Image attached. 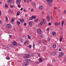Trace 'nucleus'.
<instances>
[{
    "label": "nucleus",
    "mask_w": 66,
    "mask_h": 66,
    "mask_svg": "<svg viewBox=\"0 0 66 66\" xmlns=\"http://www.w3.org/2000/svg\"><path fill=\"white\" fill-rule=\"evenodd\" d=\"M63 39V38H62V37H61L60 38V39H59V40L60 41H62V39Z\"/></svg>",
    "instance_id": "nucleus-29"
},
{
    "label": "nucleus",
    "mask_w": 66,
    "mask_h": 66,
    "mask_svg": "<svg viewBox=\"0 0 66 66\" xmlns=\"http://www.w3.org/2000/svg\"><path fill=\"white\" fill-rule=\"evenodd\" d=\"M63 55H64V53L62 52H60L59 54V58L61 57Z\"/></svg>",
    "instance_id": "nucleus-4"
},
{
    "label": "nucleus",
    "mask_w": 66,
    "mask_h": 66,
    "mask_svg": "<svg viewBox=\"0 0 66 66\" xmlns=\"http://www.w3.org/2000/svg\"><path fill=\"white\" fill-rule=\"evenodd\" d=\"M48 42H50V38L48 39Z\"/></svg>",
    "instance_id": "nucleus-39"
},
{
    "label": "nucleus",
    "mask_w": 66,
    "mask_h": 66,
    "mask_svg": "<svg viewBox=\"0 0 66 66\" xmlns=\"http://www.w3.org/2000/svg\"><path fill=\"white\" fill-rule=\"evenodd\" d=\"M10 58L9 57H7V60H10Z\"/></svg>",
    "instance_id": "nucleus-41"
},
{
    "label": "nucleus",
    "mask_w": 66,
    "mask_h": 66,
    "mask_svg": "<svg viewBox=\"0 0 66 66\" xmlns=\"http://www.w3.org/2000/svg\"><path fill=\"white\" fill-rule=\"evenodd\" d=\"M29 25L30 27H32V25H33V23L32 21H30L29 23Z\"/></svg>",
    "instance_id": "nucleus-7"
},
{
    "label": "nucleus",
    "mask_w": 66,
    "mask_h": 66,
    "mask_svg": "<svg viewBox=\"0 0 66 66\" xmlns=\"http://www.w3.org/2000/svg\"><path fill=\"white\" fill-rule=\"evenodd\" d=\"M52 61L53 63H55V60L53 59L52 60Z\"/></svg>",
    "instance_id": "nucleus-33"
},
{
    "label": "nucleus",
    "mask_w": 66,
    "mask_h": 66,
    "mask_svg": "<svg viewBox=\"0 0 66 66\" xmlns=\"http://www.w3.org/2000/svg\"><path fill=\"white\" fill-rule=\"evenodd\" d=\"M33 19L32 18V17H31L30 18H29V20H33Z\"/></svg>",
    "instance_id": "nucleus-34"
},
{
    "label": "nucleus",
    "mask_w": 66,
    "mask_h": 66,
    "mask_svg": "<svg viewBox=\"0 0 66 66\" xmlns=\"http://www.w3.org/2000/svg\"><path fill=\"white\" fill-rule=\"evenodd\" d=\"M52 35H56V33L55 32H53L52 33Z\"/></svg>",
    "instance_id": "nucleus-16"
},
{
    "label": "nucleus",
    "mask_w": 66,
    "mask_h": 66,
    "mask_svg": "<svg viewBox=\"0 0 66 66\" xmlns=\"http://www.w3.org/2000/svg\"><path fill=\"white\" fill-rule=\"evenodd\" d=\"M46 1L47 2H48L49 3H52L53 1V0H46Z\"/></svg>",
    "instance_id": "nucleus-9"
},
{
    "label": "nucleus",
    "mask_w": 66,
    "mask_h": 66,
    "mask_svg": "<svg viewBox=\"0 0 66 66\" xmlns=\"http://www.w3.org/2000/svg\"><path fill=\"white\" fill-rule=\"evenodd\" d=\"M17 13H19L20 14V12L19 11H18L17 12Z\"/></svg>",
    "instance_id": "nucleus-55"
},
{
    "label": "nucleus",
    "mask_w": 66,
    "mask_h": 66,
    "mask_svg": "<svg viewBox=\"0 0 66 66\" xmlns=\"http://www.w3.org/2000/svg\"><path fill=\"white\" fill-rule=\"evenodd\" d=\"M59 51H62V49L61 48H59Z\"/></svg>",
    "instance_id": "nucleus-37"
},
{
    "label": "nucleus",
    "mask_w": 66,
    "mask_h": 66,
    "mask_svg": "<svg viewBox=\"0 0 66 66\" xmlns=\"http://www.w3.org/2000/svg\"><path fill=\"white\" fill-rule=\"evenodd\" d=\"M60 24H61V23L60 22H57V26H59Z\"/></svg>",
    "instance_id": "nucleus-26"
},
{
    "label": "nucleus",
    "mask_w": 66,
    "mask_h": 66,
    "mask_svg": "<svg viewBox=\"0 0 66 66\" xmlns=\"http://www.w3.org/2000/svg\"><path fill=\"white\" fill-rule=\"evenodd\" d=\"M24 26H26V23H24Z\"/></svg>",
    "instance_id": "nucleus-52"
},
{
    "label": "nucleus",
    "mask_w": 66,
    "mask_h": 66,
    "mask_svg": "<svg viewBox=\"0 0 66 66\" xmlns=\"http://www.w3.org/2000/svg\"><path fill=\"white\" fill-rule=\"evenodd\" d=\"M12 45L13 46H14V47H16V46H18V44L15 41L13 42L12 43Z\"/></svg>",
    "instance_id": "nucleus-2"
},
{
    "label": "nucleus",
    "mask_w": 66,
    "mask_h": 66,
    "mask_svg": "<svg viewBox=\"0 0 66 66\" xmlns=\"http://www.w3.org/2000/svg\"><path fill=\"white\" fill-rule=\"evenodd\" d=\"M5 7H7V5H5Z\"/></svg>",
    "instance_id": "nucleus-49"
},
{
    "label": "nucleus",
    "mask_w": 66,
    "mask_h": 66,
    "mask_svg": "<svg viewBox=\"0 0 66 66\" xmlns=\"http://www.w3.org/2000/svg\"><path fill=\"white\" fill-rule=\"evenodd\" d=\"M27 3H29V1H27Z\"/></svg>",
    "instance_id": "nucleus-54"
},
{
    "label": "nucleus",
    "mask_w": 66,
    "mask_h": 66,
    "mask_svg": "<svg viewBox=\"0 0 66 66\" xmlns=\"http://www.w3.org/2000/svg\"><path fill=\"white\" fill-rule=\"evenodd\" d=\"M64 13H65V14H66V10H65L64 11Z\"/></svg>",
    "instance_id": "nucleus-51"
},
{
    "label": "nucleus",
    "mask_w": 66,
    "mask_h": 66,
    "mask_svg": "<svg viewBox=\"0 0 66 66\" xmlns=\"http://www.w3.org/2000/svg\"><path fill=\"white\" fill-rule=\"evenodd\" d=\"M49 28H47V31H49Z\"/></svg>",
    "instance_id": "nucleus-46"
},
{
    "label": "nucleus",
    "mask_w": 66,
    "mask_h": 66,
    "mask_svg": "<svg viewBox=\"0 0 66 66\" xmlns=\"http://www.w3.org/2000/svg\"><path fill=\"white\" fill-rule=\"evenodd\" d=\"M46 19L48 21H49V20H50V18H49V17L48 16H47V17H46Z\"/></svg>",
    "instance_id": "nucleus-21"
},
{
    "label": "nucleus",
    "mask_w": 66,
    "mask_h": 66,
    "mask_svg": "<svg viewBox=\"0 0 66 66\" xmlns=\"http://www.w3.org/2000/svg\"><path fill=\"white\" fill-rule=\"evenodd\" d=\"M37 32L38 34H40L42 33V30L40 28H38L37 29Z\"/></svg>",
    "instance_id": "nucleus-6"
},
{
    "label": "nucleus",
    "mask_w": 66,
    "mask_h": 66,
    "mask_svg": "<svg viewBox=\"0 0 66 66\" xmlns=\"http://www.w3.org/2000/svg\"><path fill=\"white\" fill-rule=\"evenodd\" d=\"M20 10L21 11H22V10H23V9H22V8H21L20 9Z\"/></svg>",
    "instance_id": "nucleus-53"
},
{
    "label": "nucleus",
    "mask_w": 66,
    "mask_h": 66,
    "mask_svg": "<svg viewBox=\"0 0 66 66\" xmlns=\"http://www.w3.org/2000/svg\"><path fill=\"white\" fill-rule=\"evenodd\" d=\"M32 5L33 6H34V7H35L36 6V4H35V2H33L31 3Z\"/></svg>",
    "instance_id": "nucleus-10"
},
{
    "label": "nucleus",
    "mask_w": 66,
    "mask_h": 66,
    "mask_svg": "<svg viewBox=\"0 0 66 66\" xmlns=\"http://www.w3.org/2000/svg\"><path fill=\"white\" fill-rule=\"evenodd\" d=\"M44 9V7L43 6H40L38 7V9H39L40 10H43V9Z\"/></svg>",
    "instance_id": "nucleus-12"
},
{
    "label": "nucleus",
    "mask_w": 66,
    "mask_h": 66,
    "mask_svg": "<svg viewBox=\"0 0 66 66\" xmlns=\"http://www.w3.org/2000/svg\"><path fill=\"white\" fill-rule=\"evenodd\" d=\"M6 20L7 21L8 20V18H7V17L6 16L5 17Z\"/></svg>",
    "instance_id": "nucleus-27"
},
{
    "label": "nucleus",
    "mask_w": 66,
    "mask_h": 66,
    "mask_svg": "<svg viewBox=\"0 0 66 66\" xmlns=\"http://www.w3.org/2000/svg\"><path fill=\"white\" fill-rule=\"evenodd\" d=\"M52 54L53 55H56V52H53L52 53Z\"/></svg>",
    "instance_id": "nucleus-14"
},
{
    "label": "nucleus",
    "mask_w": 66,
    "mask_h": 66,
    "mask_svg": "<svg viewBox=\"0 0 66 66\" xmlns=\"http://www.w3.org/2000/svg\"><path fill=\"white\" fill-rule=\"evenodd\" d=\"M17 24H18V25H20V22L19 21H17Z\"/></svg>",
    "instance_id": "nucleus-24"
},
{
    "label": "nucleus",
    "mask_w": 66,
    "mask_h": 66,
    "mask_svg": "<svg viewBox=\"0 0 66 66\" xmlns=\"http://www.w3.org/2000/svg\"><path fill=\"white\" fill-rule=\"evenodd\" d=\"M11 21H12V22H13V21H14V19H12L11 20Z\"/></svg>",
    "instance_id": "nucleus-47"
},
{
    "label": "nucleus",
    "mask_w": 66,
    "mask_h": 66,
    "mask_svg": "<svg viewBox=\"0 0 66 66\" xmlns=\"http://www.w3.org/2000/svg\"><path fill=\"white\" fill-rule=\"evenodd\" d=\"M39 61L40 62H42L43 61V60L42 58H40L39 59Z\"/></svg>",
    "instance_id": "nucleus-22"
},
{
    "label": "nucleus",
    "mask_w": 66,
    "mask_h": 66,
    "mask_svg": "<svg viewBox=\"0 0 66 66\" xmlns=\"http://www.w3.org/2000/svg\"><path fill=\"white\" fill-rule=\"evenodd\" d=\"M8 12L9 14H12L13 13V11L12 10H10L8 11Z\"/></svg>",
    "instance_id": "nucleus-15"
},
{
    "label": "nucleus",
    "mask_w": 66,
    "mask_h": 66,
    "mask_svg": "<svg viewBox=\"0 0 66 66\" xmlns=\"http://www.w3.org/2000/svg\"><path fill=\"white\" fill-rule=\"evenodd\" d=\"M30 56L29 54H27L25 56H24V59H27V58H29Z\"/></svg>",
    "instance_id": "nucleus-8"
},
{
    "label": "nucleus",
    "mask_w": 66,
    "mask_h": 66,
    "mask_svg": "<svg viewBox=\"0 0 66 66\" xmlns=\"http://www.w3.org/2000/svg\"><path fill=\"white\" fill-rule=\"evenodd\" d=\"M28 37L29 39H30L31 38V37H30L29 35H28Z\"/></svg>",
    "instance_id": "nucleus-30"
},
{
    "label": "nucleus",
    "mask_w": 66,
    "mask_h": 66,
    "mask_svg": "<svg viewBox=\"0 0 66 66\" xmlns=\"http://www.w3.org/2000/svg\"><path fill=\"white\" fill-rule=\"evenodd\" d=\"M31 12H33V9H32L31 10Z\"/></svg>",
    "instance_id": "nucleus-45"
},
{
    "label": "nucleus",
    "mask_w": 66,
    "mask_h": 66,
    "mask_svg": "<svg viewBox=\"0 0 66 66\" xmlns=\"http://www.w3.org/2000/svg\"><path fill=\"white\" fill-rule=\"evenodd\" d=\"M32 19L33 18H36V17L35 16H32Z\"/></svg>",
    "instance_id": "nucleus-32"
},
{
    "label": "nucleus",
    "mask_w": 66,
    "mask_h": 66,
    "mask_svg": "<svg viewBox=\"0 0 66 66\" xmlns=\"http://www.w3.org/2000/svg\"><path fill=\"white\" fill-rule=\"evenodd\" d=\"M6 27L7 28L9 29L12 27V25L10 24H8L6 25Z\"/></svg>",
    "instance_id": "nucleus-5"
},
{
    "label": "nucleus",
    "mask_w": 66,
    "mask_h": 66,
    "mask_svg": "<svg viewBox=\"0 0 66 66\" xmlns=\"http://www.w3.org/2000/svg\"><path fill=\"white\" fill-rule=\"evenodd\" d=\"M36 64H39V62H36Z\"/></svg>",
    "instance_id": "nucleus-40"
},
{
    "label": "nucleus",
    "mask_w": 66,
    "mask_h": 66,
    "mask_svg": "<svg viewBox=\"0 0 66 66\" xmlns=\"http://www.w3.org/2000/svg\"><path fill=\"white\" fill-rule=\"evenodd\" d=\"M1 3H2V2H0V4H1Z\"/></svg>",
    "instance_id": "nucleus-63"
},
{
    "label": "nucleus",
    "mask_w": 66,
    "mask_h": 66,
    "mask_svg": "<svg viewBox=\"0 0 66 66\" xmlns=\"http://www.w3.org/2000/svg\"><path fill=\"white\" fill-rule=\"evenodd\" d=\"M12 1V0H7V2L8 3H10Z\"/></svg>",
    "instance_id": "nucleus-18"
},
{
    "label": "nucleus",
    "mask_w": 66,
    "mask_h": 66,
    "mask_svg": "<svg viewBox=\"0 0 66 66\" xmlns=\"http://www.w3.org/2000/svg\"><path fill=\"white\" fill-rule=\"evenodd\" d=\"M38 44H40L41 43V41L40 40H38Z\"/></svg>",
    "instance_id": "nucleus-28"
},
{
    "label": "nucleus",
    "mask_w": 66,
    "mask_h": 66,
    "mask_svg": "<svg viewBox=\"0 0 66 66\" xmlns=\"http://www.w3.org/2000/svg\"><path fill=\"white\" fill-rule=\"evenodd\" d=\"M56 45H53V48H56Z\"/></svg>",
    "instance_id": "nucleus-20"
},
{
    "label": "nucleus",
    "mask_w": 66,
    "mask_h": 66,
    "mask_svg": "<svg viewBox=\"0 0 66 66\" xmlns=\"http://www.w3.org/2000/svg\"><path fill=\"white\" fill-rule=\"evenodd\" d=\"M43 43H44H44H46V42H45V40H43Z\"/></svg>",
    "instance_id": "nucleus-56"
},
{
    "label": "nucleus",
    "mask_w": 66,
    "mask_h": 66,
    "mask_svg": "<svg viewBox=\"0 0 66 66\" xmlns=\"http://www.w3.org/2000/svg\"><path fill=\"white\" fill-rule=\"evenodd\" d=\"M33 48L34 47H35V44H33Z\"/></svg>",
    "instance_id": "nucleus-42"
},
{
    "label": "nucleus",
    "mask_w": 66,
    "mask_h": 66,
    "mask_svg": "<svg viewBox=\"0 0 66 66\" xmlns=\"http://www.w3.org/2000/svg\"><path fill=\"white\" fill-rule=\"evenodd\" d=\"M24 12H26V10H24Z\"/></svg>",
    "instance_id": "nucleus-60"
},
{
    "label": "nucleus",
    "mask_w": 66,
    "mask_h": 66,
    "mask_svg": "<svg viewBox=\"0 0 66 66\" xmlns=\"http://www.w3.org/2000/svg\"><path fill=\"white\" fill-rule=\"evenodd\" d=\"M48 25H49V26H51V23H49Z\"/></svg>",
    "instance_id": "nucleus-50"
},
{
    "label": "nucleus",
    "mask_w": 66,
    "mask_h": 66,
    "mask_svg": "<svg viewBox=\"0 0 66 66\" xmlns=\"http://www.w3.org/2000/svg\"><path fill=\"white\" fill-rule=\"evenodd\" d=\"M38 56H39H39H40V55H38Z\"/></svg>",
    "instance_id": "nucleus-64"
},
{
    "label": "nucleus",
    "mask_w": 66,
    "mask_h": 66,
    "mask_svg": "<svg viewBox=\"0 0 66 66\" xmlns=\"http://www.w3.org/2000/svg\"><path fill=\"white\" fill-rule=\"evenodd\" d=\"M54 25L55 26H57V22H56L54 23Z\"/></svg>",
    "instance_id": "nucleus-19"
},
{
    "label": "nucleus",
    "mask_w": 66,
    "mask_h": 66,
    "mask_svg": "<svg viewBox=\"0 0 66 66\" xmlns=\"http://www.w3.org/2000/svg\"><path fill=\"white\" fill-rule=\"evenodd\" d=\"M24 2H26V0H24Z\"/></svg>",
    "instance_id": "nucleus-61"
},
{
    "label": "nucleus",
    "mask_w": 66,
    "mask_h": 66,
    "mask_svg": "<svg viewBox=\"0 0 66 66\" xmlns=\"http://www.w3.org/2000/svg\"><path fill=\"white\" fill-rule=\"evenodd\" d=\"M26 44H27V42H24V45H26Z\"/></svg>",
    "instance_id": "nucleus-58"
},
{
    "label": "nucleus",
    "mask_w": 66,
    "mask_h": 66,
    "mask_svg": "<svg viewBox=\"0 0 66 66\" xmlns=\"http://www.w3.org/2000/svg\"><path fill=\"white\" fill-rule=\"evenodd\" d=\"M41 22L40 23V24L41 25V26H42L43 24H45L46 22V20L44 18L41 19Z\"/></svg>",
    "instance_id": "nucleus-1"
},
{
    "label": "nucleus",
    "mask_w": 66,
    "mask_h": 66,
    "mask_svg": "<svg viewBox=\"0 0 66 66\" xmlns=\"http://www.w3.org/2000/svg\"><path fill=\"white\" fill-rule=\"evenodd\" d=\"M18 7H21V5H18Z\"/></svg>",
    "instance_id": "nucleus-44"
},
{
    "label": "nucleus",
    "mask_w": 66,
    "mask_h": 66,
    "mask_svg": "<svg viewBox=\"0 0 66 66\" xmlns=\"http://www.w3.org/2000/svg\"><path fill=\"white\" fill-rule=\"evenodd\" d=\"M1 23H2V22L1 21V20H0V24H1Z\"/></svg>",
    "instance_id": "nucleus-57"
},
{
    "label": "nucleus",
    "mask_w": 66,
    "mask_h": 66,
    "mask_svg": "<svg viewBox=\"0 0 66 66\" xmlns=\"http://www.w3.org/2000/svg\"><path fill=\"white\" fill-rule=\"evenodd\" d=\"M64 22H65L64 21H62L61 22V25L62 26H63V25L64 23Z\"/></svg>",
    "instance_id": "nucleus-25"
},
{
    "label": "nucleus",
    "mask_w": 66,
    "mask_h": 66,
    "mask_svg": "<svg viewBox=\"0 0 66 66\" xmlns=\"http://www.w3.org/2000/svg\"><path fill=\"white\" fill-rule=\"evenodd\" d=\"M26 61L28 64H31L32 63V61L29 59H27L26 60Z\"/></svg>",
    "instance_id": "nucleus-3"
},
{
    "label": "nucleus",
    "mask_w": 66,
    "mask_h": 66,
    "mask_svg": "<svg viewBox=\"0 0 66 66\" xmlns=\"http://www.w3.org/2000/svg\"><path fill=\"white\" fill-rule=\"evenodd\" d=\"M5 49L6 50H9V47H7L5 48Z\"/></svg>",
    "instance_id": "nucleus-31"
},
{
    "label": "nucleus",
    "mask_w": 66,
    "mask_h": 66,
    "mask_svg": "<svg viewBox=\"0 0 66 66\" xmlns=\"http://www.w3.org/2000/svg\"><path fill=\"white\" fill-rule=\"evenodd\" d=\"M41 37H42V38H43L44 37V35H41Z\"/></svg>",
    "instance_id": "nucleus-38"
},
{
    "label": "nucleus",
    "mask_w": 66,
    "mask_h": 66,
    "mask_svg": "<svg viewBox=\"0 0 66 66\" xmlns=\"http://www.w3.org/2000/svg\"><path fill=\"white\" fill-rule=\"evenodd\" d=\"M10 7H11V8H13L14 7V5H11L10 6Z\"/></svg>",
    "instance_id": "nucleus-35"
},
{
    "label": "nucleus",
    "mask_w": 66,
    "mask_h": 66,
    "mask_svg": "<svg viewBox=\"0 0 66 66\" xmlns=\"http://www.w3.org/2000/svg\"><path fill=\"white\" fill-rule=\"evenodd\" d=\"M28 10H30V7L28 8Z\"/></svg>",
    "instance_id": "nucleus-62"
},
{
    "label": "nucleus",
    "mask_w": 66,
    "mask_h": 66,
    "mask_svg": "<svg viewBox=\"0 0 66 66\" xmlns=\"http://www.w3.org/2000/svg\"><path fill=\"white\" fill-rule=\"evenodd\" d=\"M9 37H10V38H11V35H9Z\"/></svg>",
    "instance_id": "nucleus-59"
},
{
    "label": "nucleus",
    "mask_w": 66,
    "mask_h": 66,
    "mask_svg": "<svg viewBox=\"0 0 66 66\" xmlns=\"http://www.w3.org/2000/svg\"><path fill=\"white\" fill-rule=\"evenodd\" d=\"M20 21L21 22H22L23 23L24 22V20L23 19H21L20 20Z\"/></svg>",
    "instance_id": "nucleus-11"
},
{
    "label": "nucleus",
    "mask_w": 66,
    "mask_h": 66,
    "mask_svg": "<svg viewBox=\"0 0 66 66\" xmlns=\"http://www.w3.org/2000/svg\"><path fill=\"white\" fill-rule=\"evenodd\" d=\"M38 19H37L36 20H35L34 21L35 22H38Z\"/></svg>",
    "instance_id": "nucleus-23"
},
{
    "label": "nucleus",
    "mask_w": 66,
    "mask_h": 66,
    "mask_svg": "<svg viewBox=\"0 0 66 66\" xmlns=\"http://www.w3.org/2000/svg\"><path fill=\"white\" fill-rule=\"evenodd\" d=\"M1 14H2L1 11H0V16H1Z\"/></svg>",
    "instance_id": "nucleus-43"
},
{
    "label": "nucleus",
    "mask_w": 66,
    "mask_h": 66,
    "mask_svg": "<svg viewBox=\"0 0 66 66\" xmlns=\"http://www.w3.org/2000/svg\"><path fill=\"white\" fill-rule=\"evenodd\" d=\"M28 47H29V48H31V45H29L28 46Z\"/></svg>",
    "instance_id": "nucleus-36"
},
{
    "label": "nucleus",
    "mask_w": 66,
    "mask_h": 66,
    "mask_svg": "<svg viewBox=\"0 0 66 66\" xmlns=\"http://www.w3.org/2000/svg\"><path fill=\"white\" fill-rule=\"evenodd\" d=\"M23 66H26L27 65V63L26 62H25L23 63Z\"/></svg>",
    "instance_id": "nucleus-17"
},
{
    "label": "nucleus",
    "mask_w": 66,
    "mask_h": 66,
    "mask_svg": "<svg viewBox=\"0 0 66 66\" xmlns=\"http://www.w3.org/2000/svg\"><path fill=\"white\" fill-rule=\"evenodd\" d=\"M16 1L17 4H19L21 2L20 0H16Z\"/></svg>",
    "instance_id": "nucleus-13"
},
{
    "label": "nucleus",
    "mask_w": 66,
    "mask_h": 66,
    "mask_svg": "<svg viewBox=\"0 0 66 66\" xmlns=\"http://www.w3.org/2000/svg\"><path fill=\"white\" fill-rule=\"evenodd\" d=\"M17 16H19V13H17Z\"/></svg>",
    "instance_id": "nucleus-48"
}]
</instances>
